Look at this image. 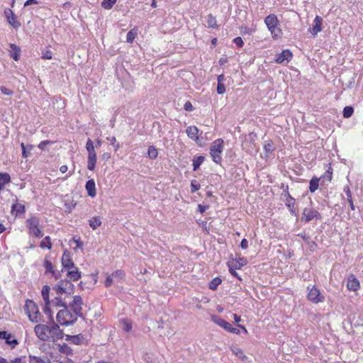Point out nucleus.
Returning <instances> with one entry per match:
<instances>
[{
  "instance_id": "7ed1b4c3",
  "label": "nucleus",
  "mask_w": 363,
  "mask_h": 363,
  "mask_svg": "<svg viewBox=\"0 0 363 363\" xmlns=\"http://www.w3.org/2000/svg\"><path fill=\"white\" fill-rule=\"evenodd\" d=\"M223 150V140L220 138L216 140L210 147V153L213 160L216 164L220 163L222 160L221 153Z\"/></svg>"
},
{
  "instance_id": "20e7f679",
  "label": "nucleus",
  "mask_w": 363,
  "mask_h": 363,
  "mask_svg": "<svg viewBox=\"0 0 363 363\" xmlns=\"http://www.w3.org/2000/svg\"><path fill=\"white\" fill-rule=\"evenodd\" d=\"M40 224V218L35 216H33L26 220V226L29 230V234L35 237L41 238L43 234L38 228Z\"/></svg>"
},
{
  "instance_id": "37998d69",
  "label": "nucleus",
  "mask_w": 363,
  "mask_h": 363,
  "mask_svg": "<svg viewBox=\"0 0 363 363\" xmlns=\"http://www.w3.org/2000/svg\"><path fill=\"white\" fill-rule=\"evenodd\" d=\"M107 140L110 141L111 145H113L115 151H117L121 145L119 143H116V138L114 136H112L111 138H107Z\"/></svg>"
},
{
  "instance_id": "1a4fd4ad",
  "label": "nucleus",
  "mask_w": 363,
  "mask_h": 363,
  "mask_svg": "<svg viewBox=\"0 0 363 363\" xmlns=\"http://www.w3.org/2000/svg\"><path fill=\"white\" fill-rule=\"evenodd\" d=\"M308 298L311 301L315 303L322 302L324 299L323 296H321L319 290L316 289L315 286H312V288L309 289Z\"/></svg>"
},
{
  "instance_id": "9b49d317",
  "label": "nucleus",
  "mask_w": 363,
  "mask_h": 363,
  "mask_svg": "<svg viewBox=\"0 0 363 363\" xmlns=\"http://www.w3.org/2000/svg\"><path fill=\"white\" fill-rule=\"evenodd\" d=\"M347 287L350 291H357L359 289V281L353 274L347 278Z\"/></svg>"
},
{
  "instance_id": "c85d7f7f",
  "label": "nucleus",
  "mask_w": 363,
  "mask_h": 363,
  "mask_svg": "<svg viewBox=\"0 0 363 363\" xmlns=\"http://www.w3.org/2000/svg\"><path fill=\"white\" fill-rule=\"evenodd\" d=\"M319 180L320 179L314 177L310 181L309 190L311 193L315 192L319 186Z\"/></svg>"
},
{
  "instance_id": "4c0bfd02",
  "label": "nucleus",
  "mask_w": 363,
  "mask_h": 363,
  "mask_svg": "<svg viewBox=\"0 0 363 363\" xmlns=\"http://www.w3.org/2000/svg\"><path fill=\"white\" fill-rule=\"evenodd\" d=\"M147 155L150 159H155L157 157L158 152L154 146H150L148 148Z\"/></svg>"
},
{
  "instance_id": "ddd939ff",
  "label": "nucleus",
  "mask_w": 363,
  "mask_h": 363,
  "mask_svg": "<svg viewBox=\"0 0 363 363\" xmlns=\"http://www.w3.org/2000/svg\"><path fill=\"white\" fill-rule=\"evenodd\" d=\"M96 163V152L95 149L88 152L87 169L94 170Z\"/></svg>"
},
{
  "instance_id": "58836bf2",
  "label": "nucleus",
  "mask_w": 363,
  "mask_h": 363,
  "mask_svg": "<svg viewBox=\"0 0 363 363\" xmlns=\"http://www.w3.org/2000/svg\"><path fill=\"white\" fill-rule=\"evenodd\" d=\"M29 362L30 363H48L44 359H42L38 357L29 355Z\"/></svg>"
},
{
  "instance_id": "b1692460",
  "label": "nucleus",
  "mask_w": 363,
  "mask_h": 363,
  "mask_svg": "<svg viewBox=\"0 0 363 363\" xmlns=\"http://www.w3.org/2000/svg\"><path fill=\"white\" fill-rule=\"evenodd\" d=\"M66 340L75 345H79L83 340V336L79 334L77 335H66Z\"/></svg>"
},
{
  "instance_id": "c756f323",
  "label": "nucleus",
  "mask_w": 363,
  "mask_h": 363,
  "mask_svg": "<svg viewBox=\"0 0 363 363\" xmlns=\"http://www.w3.org/2000/svg\"><path fill=\"white\" fill-rule=\"evenodd\" d=\"M204 159L203 156H198L193 159V169L194 171L199 168L200 165L203 162Z\"/></svg>"
},
{
  "instance_id": "8fccbe9b",
  "label": "nucleus",
  "mask_w": 363,
  "mask_h": 363,
  "mask_svg": "<svg viewBox=\"0 0 363 363\" xmlns=\"http://www.w3.org/2000/svg\"><path fill=\"white\" fill-rule=\"evenodd\" d=\"M52 143H53V142L51 141V140H43V141L40 143V144L38 145V147L40 150H45V147L48 145L52 144Z\"/></svg>"
},
{
  "instance_id": "f03ea898",
  "label": "nucleus",
  "mask_w": 363,
  "mask_h": 363,
  "mask_svg": "<svg viewBox=\"0 0 363 363\" xmlns=\"http://www.w3.org/2000/svg\"><path fill=\"white\" fill-rule=\"evenodd\" d=\"M24 310L31 322L38 323L40 321V313L34 301L29 299L26 300Z\"/></svg>"
},
{
  "instance_id": "13d9d810",
  "label": "nucleus",
  "mask_w": 363,
  "mask_h": 363,
  "mask_svg": "<svg viewBox=\"0 0 363 363\" xmlns=\"http://www.w3.org/2000/svg\"><path fill=\"white\" fill-rule=\"evenodd\" d=\"M233 41L240 48L243 45V40L241 37L235 38Z\"/></svg>"
},
{
  "instance_id": "9d476101",
  "label": "nucleus",
  "mask_w": 363,
  "mask_h": 363,
  "mask_svg": "<svg viewBox=\"0 0 363 363\" xmlns=\"http://www.w3.org/2000/svg\"><path fill=\"white\" fill-rule=\"evenodd\" d=\"M4 15L7 18L9 23L15 28L21 26V23L16 21L15 15L13 11L10 9H6L4 10Z\"/></svg>"
},
{
  "instance_id": "4468645a",
  "label": "nucleus",
  "mask_w": 363,
  "mask_h": 363,
  "mask_svg": "<svg viewBox=\"0 0 363 363\" xmlns=\"http://www.w3.org/2000/svg\"><path fill=\"white\" fill-rule=\"evenodd\" d=\"M247 263L246 258L240 257L239 259H233L228 263L229 268L233 270V267L240 269L242 267L246 265Z\"/></svg>"
},
{
  "instance_id": "0e129e2a",
  "label": "nucleus",
  "mask_w": 363,
  "mask_h": 363,
  "mask_svg": "<svg viewBox=\"0 0 363 363\" xmlns=\"http://www.w3.org/2000/svg\"><path fill=\"white\" fill-rule=\"evenodd\" d=\"M240 247L245 250L248 247V241L246 239H242L240 243Z\"/></svg>"
},
{
  "instance_id": "72a5a7b5",
  "label": "nucleus",
  "mask_w": 363,
  "mask_h": 363,
  "mask_svg": "<svg viewBox=\"0 0 363 363\" xmlns=\"http://www.w3.org/2000/svg\"><path fill=\"white\" fill-rule=\"evenodd\" d=\"M116 2V0H104L101 3V6L105 9H111Z\"/></svg>"
},
{
  "instance_id": "5701e85b",
  "label": "nucleus",
  "mask_w": 363,
  "mask_h": 363,
  "mask_svg": "<svg viewBox=\"0 0 363 363\" xmlns=\"http://www.w3.org/2000/svg\"><path fill=\"white\" fill-rule=\"evenodd\" d=\"M24 212L25 206L21 203H16L11 207V213H15L16 216H17L18 214L23 213Z\"/></svg>"
},
{
  "instance_id": "cd10ccee",
  "label": "nucleus",
  "mask_w": 363,
  "mask_h": 363,
  "mask_svg": "<svg viewBox=\"0 0 363 363\" xmlns=\"http://www.w3.org/2000/svg\"><path fill=\"white\" fill-rule=\"evenodd\" d=\"M44 267L45 268V272H51L52 276L55 277V279H59V274H56L53 270L52 264L50 261L45 259L44 261Z\"/></svg>"
},
{
  "instance_id": "f257e3e1",
  "label": "nucleus",
  "mask_w": 363,
  "mask_h": 363,
  "mask_svg": "<svg viewBox=\"0 0 363 363\" xmlns=\"http://www.w3.org/2000/svg\"><path fill=\"white\" fill-rule=\"evenodd\" d=\"M62 308L63 309L60 310L57 314V320L62 325H72L75 323L77 321L75 315L72 313L67 305Z\"/></svg>"
},
{
  "instance_id": "338daca9",
  "label": "nucleus",
  "mask_w": 363,
  "mask_h": 363,
  "mask_svg": "<svg viewBox=\"0 0 363 363\" xmlns=\"http://www.w3.org/2000/svg\"><path fill=\"white\" fill-rule=\"evenodd\" d=\"M50 305H45V308H44V312L45 314H48L50 316V318H52V315H51V310L49 307Z\"/></svg>"
},
{
  "instance_id": "4d7b16f0",
  "label": "nucleus",
  "mask_w": 363,
  "mask_h": 363,
  "mask_svg": "<svg viewBox=\"0 0 363 363\" xmlns=\"http://www.w3.org/2000/svg\"><path fill=\"white\" fill-rule=\"evenodd\" d=\"M167 326L168 328V330H167V332L161 333L160 336L172 335L174 334L173 330L169 325Z\"/></svg>"
},
{
  "instance_id": "49530a36",
  "label": "nucleus",
  "mask_w": 363,
  "mask_h": 363,
  "mask_svg": "<svg viewBox=\"0 0 363 363\" xmlns=\"http://www.w3.org/2000/svg\"><path fill=\"white\" fill-rule=\"evenodd\" d=\"M217 92L218 94H223L225 92V87L223 83L218 82Z\"/></svg>"
},
{
  "instance_id": "a19ab883",
  "label": "nucleus",
  "mask_w": 363,
  "mask_h": 363,
  "mask_svg": "<svg viewBox=\"0 0 363 363\" xmlns=\"http://www.w3.org/2000/svg\"><path fill=\"white\" fill-rule=\"evenodd\" d=\"M137 35V31L135 29L130 30L127 34V42L132 43Z\"/></svg>"
},
{
  "instance_id": "2eb2a0df",
  "label": "nucleus",
  "mask_w": 363,
  "mask_h": 363,
  "mask_svg": "<svg viewBox=\"0 0 363 363\" xmlns=\"http://www.w3.org/2000/svg\"><path fill=\"white\" fill-rule=\"evenodd\" d=\"M292 57V53L289 50H284L278 54L276 57L277 63H283L284 61L289 62Z\"/></svg>"
},
{
  "instance_id": "bf43d9fd",
  "label": "nucleus",
  "mask_w": 363,
  "mask_h": 363,
  "mask_svg": "<svg viewBox=\"0 0 363 363\" xmlns=\"http://www.w3.org/2000/svg\"><path fill=\"white\" fill-rule=\"evenodd\" d=\"M73 241L76 243V247L74 248V250L77 248H82L83 243L79 240V238L76 239L75 238H73Z\"/></svg>"
},
{
  "instance_id": "a211bd4d",
  "label": "nucleus",
  "mask_w": 363,
  "mask_h": 363,
  "mask_svg": "<svg viewBox=\"0 0 363 363\" xmlns=\"http://www.w3.org/2000/svg\"><path fill=\"white\" fill-rule=\"evenodd\" d=\"M211 320L216 324L224 328L225 330L230 328V323L216 315H211Z\"/></svg>"
},
{
  "instance_id": "f3484780",
  "label": "nucleus",
  "mask_w": 363,
  "mask_h": 363,
  "mask_svg": "<svg viewBox=\"0 0 363 363\" xmlns=\"http://www.w3.org/2000/svg\"><path fill=\"white\" fill-rule=\"evenodd\" d=\"M322 23L323 18L319 16H316L314 19V25L311 28H310V32L313 35H317L318 32H320L322 30Z\"/></svg>"
},
{
  "instance_id": "aec40b11",
  "label": "nucleus",
  "mask_w": 363,
  "mask_h": 363,
  "mask_svg": "<svg viewBox=\"0 0 363 363\" xmlns=\"http://www.w3.org/2000/svg\"><path fill=\"white\" fill-rule=\"evenodd\" d=\"M72 270H69L67 273V277L70 280L77 281L81 278V272H79L78 268L74 266L71 267Z\"/></svg>"
},
{
  "instance_id": "774afa93",
  "label": "nucleus",
  "mask_w": 363,
  "mask_h": 363,
  "mask_svg": "<svg viewBox=\"0 0 363 363\" xmlns=\"http://www.w3.org/2000/svg\"><path fill=\"white\" fill-rule=\"evenodd\" d=\"M38 2L37 0H27L24 4V6H27L31 4H38Z\"/></svg>"
},
{
  "instance_id": "c03bdc74",
  "label": "nucleus",
  "mask_w": 363,
  "mask_h": 363,
  "mask_svg": "<svg viewBox=\"0 0 363 363\" xmlns=\"http://www.w3.org/2000/svg\"><path fill=\"white\" fill-rule=\"evenodd\" d=\"M111 276L113 278L121 279L125 276V273L122 270H116L112 273Z\"/></svg>"
},
{
  "instance_id": "79ce46f5",
  "label": "nucleus",
  "mask_w": 363,
  "mask_h": 363,
  "mask_svg": "<svg viewBox=\"0 0 363 363\" xmlns=\"http://www.w3.org/2000/svg\"><path fill=\"white\" fill-rule=\"evenodd\" d=\"M52 303L54 306L57 307H65L67 303L62 301V299L59 297H55L52 301Z\"/></svg>"
},
{
  "instance_id": "412c9836",
  "label": "nucleus",
  "mask_w": 363,
  "mask_h": 363,
  "mask_svg": "<svg viewBox=\"0 0 363 363\" xmlns=\"http://www.w3.org/2000/svg\"><path fill=\"white\" fill-rule=\"evenodd\" d=\"M186 133L189 138H190L192 140H194L195 141H198L199 137V129L196 126H189L186 130Z\"/></svg>"
},
{
  "instance_id": "052dcab7",
  "label": "nucleus",
  "mask_w": 363,
  "mask_h": 363,
  "mask_svg": "<svg viewBox=\"0 0 363 363\" xmlns=\"http://www.w3.org/2000/svg\"><path fill=\"white\" fill-rule=\"evenodd\" d=\"M184 108L186 111H191L194 109V107L190 101H186L184 104Z\"/></svg>"
},
{
  "instance_id": "2f4dec72",
  "label": "nucleus",
  "mask_w": 363,
  "mask_h": 363,
  "mask_svg": "<svg viewBox=\"0 0 363 363\" xmlns=\"http://www.w3.org/2000/svg\"><path fill=\"white\" fill-rule=\"evenodd\" d=\"M22 148V155L24 158H26L30 155V151L32 150L33 146L31 145L26 146L23 143L21 144Z\"/></svg>"
},
{
  "instance_id": "6e6552de",
  "label": "nucleus",
  "mask_w": 363,
  "mask_h": 363,
  "mask_svg": "<svg viewBox=\"0 0 363 363\" xmlns=\"http://www.w3.org/2000/svg\"><path fill=\"white\" fill-rule=\"evenodd\" d=\"M315 218L318 219L321 218L320 213L316 210L313 208H306L304 209L301 218L302 220L308 223Z\"/></svg>"
},
{
  "instance_id": "e433bc0d",
  "label": "nucleus",
  "mask_w": 363,
  "mask_h": 363,
  "mask_svg": "<svg viewBox=\"0 0 363 363\" xmlns=\"http://www.w3.org/2000/svg\"><path fill=\"white\" fill-rule=\"evenodd\" d=\"M207 24L208 28H214L217 26L216 18L211 14L208 16Z\"/></svg>"
},
{
  "instance_id": "ea45409f",
  "label": "nucleus",
  "mask_w": 363,
  "mask_h": 363,
  "mask_svg": "<svg viewBox=\"0 0 363 363\" xmlns=\"http://www.w3.org/2000/svg\"><path fill=\"white\" fill-rule=\"evenodd\" d=\"M354 112V108L352 106H345L343 109V116L345 118H350Z\"/></svg>"
},
{
  "instance_id": "f704fd0d",
  "label": "nucleus",
  "mask_w": 363,
  "mask_h": 363,
  "mask_svg": "<svg viewBox=\"0 0 363 363\" xmlns=\"http://www.w3.org/2000/svg\"><path fill=\"white\" fill-rule=\"evenodd\" d=\"M222 280L219 277L214 278L209 284V288L212 290H216Z\"/></svg>"
},
{
  "instance_id": "423d86ee",
  "label": "nucleus",
  "mask_w": 363,
  "mask_h": 363,
  "mask_svg": "<svg viewBox=\"0 0 363 363\" xmlns=\"http://www.w3.org/2000/svg\"><path fill=\"white\" fill-rule=\"evenodd\" d=\"M57 294L63 293L67 294H72L74 293V285L67 279H62L59 281L58 284L54 287Z\"/></svg>"
},
{
  "instance_id": "473e14b6",
  "label": "nucleus",
  "mask_w": 363,
  "mask_h": 363,
  "mask_svg": "<svg viewBox=\"0 0 363 363\" xmlns=\"http://www.w3.org/2000/svg\"><path fill=\"white\" fill-rule=\"evenodd\" d=\"M101 225V221L99 217H93L89 220V225L94 229H96L97 227Z\"/></svg>"
},
{
  "instance_id": "a18cd8bd",
  "label": "nucleus",
  "mask_w": 363,
  "mask_h": 363,
  "mask_svg": "<svg viewBox=\"0 0 363 363\" xmlns=\"http://www.w3.org/2000/svg\"><path fill=\"white\" fill-rule=\"evenodd\" d=\"M272 33V35H273L274 38H277L279 37L280 35H281V30L279 28L277 27H274V29L272 28V29H269Z\"/></svg>"
},
{
  "instance_id": "39448f33",
  "label": "nucleus",
  "mask_w": 363,
  "mask_h": 363,
  "mask_svg": "<svg viewBox=\"0 0 363 363\" xmlns=\"http://www.w3.org/2000/svg\"><path fill=\"white\" fill-rule=\"evenodd\" d=\"M83 301L80 296H74L72 301L69 304L68 308L71 311L72 314L75 315V318L78 317L84 319L82 313Z\"/></svg>"
},
{
  "instance_id": "69168bd1",
  "label": "nucleus",
  "mask_w": 363,
  "mask_h": 363,
  "mask_svg": "<svg viewBox=\"0 0 363 363\" xmlns=\"http://www.w3.org/2000/svg\"><path fill=\"white\" fill-rule=\"evenodd\" d=\"M226 331H228V332H230V333H235V334H239L240 333V330L238 329V328L232 327L231 325H230V328L228 329Z\"/></svg>"
},
{
  "instance_id": "6e6d98bb",
  "label": "nucleus",
  "mask_w": 363,
  "mask_h": 363,
  "mask_svg": "<svg viewBox=\"0 0 363 363\" xmlns=\"http://www.w3.org/2000/svg\"><path fill=\"white\" fill-rule=\"evenodd\" d=\"M113 277L111 276H108L106 281H105V286L106 287H110L113 284Z\"/></svg>"
},
{
  "instance_id": "de8ad7c7",
  "label": "nucleus",
  "mask_w": 363,
  "mask_h": 363,
  "mask_svg": "<svg viewBox=\"0 0 363 363\" xmlns=\"http://www.w3.org/2000/svg\"><path fill=\"white\" fill-rule=\"evenodd\" d=\"M50 333L57 335V333H62V331L60 330V327L57 324H54L53 325L50 327Z\"/></svg>"
},
{
  "instance_id": "c9c22d12",
  "label": "nucleus",
  "mask_w": 363,
  "mask_h": 363,
  "mask_svg": "<svg viewBox=\"0 0 363 363\" xmlns=\"http://www.w3.org/2000/svg\"><path fill=\"white\" fill-rule=\"evenodd\" d=\"M40 247L42 248H48L50 249L52 247V243L50 241V238L49 236L45 237L42 242H40Z\"/></svg>"
},
{
  "instance_id": "603ef678",
  "label": "nucleus",
  "mask_w": 363,
  "mask_h": 363,
  "mask_svg": "<svg viewBox=\"0 0 363 363\" xmlns=\"http://www.w3.org/2000/svg\"><path fill=\"white\" fill-rule=\"evenodd\" d=\"M132 329V324L127 320L123 321V330L126 332L130 331Z\"/></svg>"
},
{
  "instance_id": "bb28decb",
  "label": "nucleus",
  "mask_w": 363,
  "mask_h": 363,
  "mask_svg": "<svg viewBox=\"0 0 363 363\" xmlns=\"http://www.w3.org/2000/svg\"><path fill=\"white\" fill-rule=\"evenodd\" d=\"M11 182V177L8 173H0V188H3L6 184Z\"/></svg>"
},
{
  "instance_id": "0eeeda50",
  "label": "nucleus",
  "mask_w": 363,
  "mask_h": 363,
  "mask_svg": "<svg viewBox=\"0 0 363 363\" xmlns=\"http://www.w3.org/2000/svg\"><path fill=\"white\" fill-rule=\"evenodd\" d=\"M36 335L42 340L46 341L49 339L50 334V327L46 325L38 324L34 328Z\"/></svg>"
},
{
  "instance_id": "f8f14e48",
  "label": "nucleus",
  "mask_w": 363,
  "mask_h": 363,
  "mask_svg": "<svg viewBox=\"0 0 363 363\" xmlns=\"http://www.w3.org/2000/svg\"><path fill=\"white\" fill-rule=\"evenodd\" d=\"M0 338L4 339L6 344L11 345L12 348L18 345V340L11 334L8 333L6 331L0 332Z\"/></svg>"
},
{
  "instance_id": "7c9ffc66",
  "label": "nucleus",
  "mask_w": 363,
  "mask_h": 363,
  "mask_svg": "<svg viewBox=\"0 0 363 363\" xmlns=\"http://www.w3.org/2000/svg\"><path fill=\"white\" fill-rule=\"evenodd\" d=\"M233 354H235L242 361H245L247 359V357L245 355L243 351L237 347H234L231 349Z\"/></svg>"
},
{
  "instance_id": "3c124183",
  "label": "nucleus",
  "mask_w": 363,
  "mask_h": 363,
  "mask_svg": "<svg viewBox=\"0 0 363 363\" xmlns=\"http://www.w3.org/2000/svg\"><path fill=\"white\" fill-rule=\"evenodd\" d=\"M201 186L196 181H192L191 184V192L194 193L200 189Z\"/></svg>"
},
{
  "instance_id": "09e8293b",
  "label": "nucleus",
  "mask_w": 363,
  "mask_h": 363,
  "mask_svg": "<svg viewBox=\"0 0 363 363\" xmlns=\"http://www.w3.org/2000/svg\"><path fill=\"white\" fill-rule=\"evenodd\" d=\"M61 351L67 354L72 353V350L66 344H63L61 347Z\"/></svg>"
},
{
  "instance_id": "6ab92c4d",
  "label": "nucleus",
  "mask_w": 363,
  "mask_h": 363,
  "mask_svg": "<svg viewBox=\"0 0 363 363\" xmlns=\"http://www.w3.org/2000/svg\"><path fill=\"white\" fill-rule=\"evenodd\" d=\"M264 22L268 29H274V27L277 26L279 21L275 14H270L265 18Z\"/></svg>"
},
{
  "instance_id": "e2e57ef3",
  "label": "nucleus",
  "mask_w": 363,
  "mask_h": 363,
  "mask_svg": "<svg viewBox=\"0 0 363 363\" xmlns=\"http://www.w3.org/2000/svg\"><path fill=\"white\" fill-rule=\"evenodd\" d=\"M264 147L267 152H269L273 150L272 144L270 143L265 144Z\"/></svg>"
},
{
  "instance_id": "864d4df0",
  "label": "nucleus",
  "mask_w": 363,
  "mask_h": 363,
  "mask_svg": "<svg viewBox=\"0 0 363 363\" xmlns=\"http://www.w3.org/2000/svg\"><path fill=\"white\" fill-rule=\"evenodd\" d=\"M1 91L4 94L8 95V96H11L13 94V91L6 88V86H1Z\"/></svg>"
},
{
  "instance_id": "a878e982",
  "label": "nucleus",
  "mask_w": 363,
  "mask_h": 363,
  "mask_svg": "<svg viewBox=\"0 0 363 363\" xmlns=\"http://www.w3.org/2000/svg\"><path fill=\"white\" fill-rule=\"evenodd\" d=\"M10 48H11V57H13L14 60L18 61L21 52L20 48L15 44H11Z\"/></svg>"
},
{
  "instance_id": "5fc2aeb1",
  "label": "nucleus",
  "mask_w": 363,
  "mask_h": 363,
  "mask_svg": "<svg viewBox=\"0 0 363 363\" xmlns=\"http://www.w3.org/2000/svg\"><path fill=\"white\" fill-rule=\"evenodd\" d=\"M311 251H315L317 248V244L314 241L309 240L307 242Z\"/></svg>"
},
{
  "instance_id": "dca6fc26",
  "label": "nucleus",
  "mask_w": 363,
  "mask_h": 363,
  "mask_svg": "<svg viewBox=\"0 0 363 363\" xmlns=\"http://www.w3.org/2000/svg\"><path fill=\"white\" fill-rule=\"evenodd\" d=\"M62 264L64 268L69 269H70L71 267H74V264L71 259L70 253L67 250H65L63 253L62 257Z\"/></svg>"
},
{
  "instance_id": "393cba45",
  "label": "nucleus",
  "mask_w": 363,
  "mask_h": 363,
  "mask_svg": "<svg viewBox=\"0 0 363 363\" xmlns=\"http://www.w3.org/2000/svg\"><path fill=\"white\" fill-rule=\"evenodd\" d=\"M50 290V286H48L47 285H45L42 289V292H41L42 296L45 301V305H50V303H51V301H50V298H49Z\"/></svg>"
},
{
  "instance_id": "680f3d73",
  "label": "nucleus",
  "mask_w": 363,
  "mask_h": 363,
  "mask_svg": "<svg viewBox=\"0 0 363 363\" xmlns=\"http://www.w3.org/2000/svg\"><path fill=\"white\" fill-rule=\"evenodd\" d=\"M43 58L46 60L52 59V52L50 50L45 51L43 55Z\"/></svg>"
},
{
  "instance_id": "4be33fe9",
  "label": "nucleus",
  "mask_w": 363,
  "mask_h": 363,
  "mask_svg": "<svg viewBox=\"0 0 363 363\" xmlns=\"http://www.w3.org/2000/svg\"><path fill=\"white\" fill-rule=\"evenodd\" d=\"M86 189L88 192L89 196L94 197L96 194L95 182L93 179L88 180L86 183Z\"/></svg>"
}]
</instances>
